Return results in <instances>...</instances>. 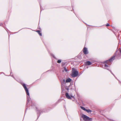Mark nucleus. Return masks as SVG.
<instances>
[{"label": "nucleus", "mask_w": 121, "mask_h": 121, "mask_svg": "<svg viewBox=\"0 0 121 121\" xmlns=\"http://www.w3.org/2000/svg\"><path fill=\"white\" fill-rule=\"evenodd\" d=\"M82 117L83 120L85 121H91L92 120V118H90L84 114L82 115Z\"/></svg>", "instance_id": "f257e3e1"}, {"label": "nucleus", "mask_w": 121, "mask_h": 121, "mask_svg": "<svg viewBox=\"0 0 121 121\" xmlns=\"http://www.w3.org/2000/svg\"><path fill=\"white\" fill-rule=\"evenodd\" d=\"M72 70L73 72L72 73V76L73 77H74L77 76L78 74V71L75 70V69L73 68H72Z\"/></svg>", "instance_id": "f03ea898"}, {"label": "nucleus", "mask_w": 121, "mask_h": 121, "mask_svg": "<svg viewBox=\"0 0 121 121\" xmlns=\"http://www.w3.org/2000/svg\"><path fill=\"white\" fill-rule=\"evenodd\" d=\"M22 85L23 86V87L24 88V89H25V91L26 92V93L27 95L29 96V92L26 86V84H22Z\"/></svg>", "instance_id": "7ed1b4c3"}, {"label": "nucleus", "mask_w": 121, "mask_h": 121, "mask_svg": "<svg viewBox=\"0 0 121 121\" xmlns=\"http://www.w3.org/2000/svg\"><path fill=\"white\" fill-rule=\"evenodd\" d=\"M83 52L85 55L88 54V52L87 48L86 47H84L83 49Z\"/></svg>", "instance_id": "20e7f679"}, {"label": "nucleus", "mask_w": 121, "mask_h": 121, "mask_svg": "<svg viewBox=\"0 0 121 121\" xmlns=\"http://www.w3.org/2000/svg\"><path fill=\"white\" fill-rule=\"evenodd\" d=\"M115 59V56H113L112 57H111L110 59L109 60L105 61L104 62V63H107V61H109L110 62H111L113 60Z\"/></svg>", "instance_id": "39448f33"}, {"label": "nucleus", "mask_w": 121, "mask_h": 121, "mask_svg": "<svg viewBox=\"0 0 121 121\" xmlns=\"http://www.w3.org/2000/svg\"><path fill=\"white\" fill-rule=\"evenodd\" d=\"M65 96L66 97V98L69 99H71V97L69 96V95L67 93H66L65 94Z\"/></svg>", "instance_id": "423d86ee"}, {"label": "nucleus", "mask_w": 121, "mask_h": 121, "mask_svg": "<svg viewBox=\"0 0 121 121\" xmlns=\"http://www.w3.org/2000/svg\"><path fill=\"white\" fill-rule=\"evenodd\" d=\"M85 64L86 65H90L91 64V63L90 61H87L86 62Z\"/></svg>", "instance_id": "0eeeda50"}, {"label": "nucleus", "mask_w": 121, "mask_h": 121, "mask_svg": "<svg viewBox=\"0 0 121 121\" xmlns=\"http://www.w3.org/2000/svg\"><path fill=\"white\" fill-rule=\"evenodd\" d=\"M36 32L39 34V35L40 36H41L42 35V33H41V32L40 30H37L36 31Z\"/></svg>", "instance_id": "6e6552de"}, {"label": "nucleus", "mask_w": 121, "mask_h": 121, "mask_svg": "<svg viewBox=\"0 0 121 121\" xmlns=\"http://www.w3.org/2000/svg\"><path fill=\"white\" fill-rule=\"evenodd\" d=\"M71 79L70 78H69L68 79H67L66 80V82H71Z\"/></svg>", "instance_id": "1a4fd4ad"}, {"label": "nucleus", "mask_w": 121, "mask_h": 121, "mask_svg": "<svg viewBox=\"0 0 121 121\" xmlns=\"http://www.w3.org/2000/svg\"><path fill=\"white\" fill-rule=\"evenodd\" d=\"M67 69L65 67H64V69L62 70V72H64L65 71V72H67Z\"/></svg>", "instance_id": "9d476101"}, {"label": "nucleus", "mask_w": 121, "mask_h": 121, "mask_svg": "<svg viewBox=\"0 0 121 121\" xmlns=\"http://www.w3.org/2000/svg\"><path fill=\"white\" fill-rule=\"evenodd\" d=\"M86 111L88 113L91 112V111L90 109H86Z\"/></svg>", "instance_id": "9b49d317"}, {"label": "nucleus", "mask_w": 121, "mask_h": 121, "mask_svg": "<svg viewBox=\"0 0 121 121\" xmlns=\"http://www.w3.org/2000/svg\"><path fill=\"white\" fill-rule=\"evenodd\" d=\"M81 108L83 110L86 111V109L84 107L82 106H81Z\"/></svg>", "instance_id": "f8f14e48"}, {"label": "nucleus", "mask_w": 121, "mask_h": 121, "mask_svg": "<svg viewBox=\"0 0 121 121\" xmlns=\"http://www.w3.org/2000/svg\"><path fill=\"white\" fill-rule=\"evenodd\" d=\"M61 60H59L57 61V62L58 63H61Z\"/></svg>", "instance_id": "ddd939ff"}, {"label": "nucleus", "mask_w": 121, "mask_h": 121, "mask_svg": "<svg viewBox=\"0 0 121 121\" xmlns=\"http://www.w3.org/2000/svg\"><path fill=\"white\" fill-rule=\"evenodd\" d=\"M104 66L105 67H108V65L106 64H105L104 65Z\"/></svg>", "instance_id": "4468645a"}, {"label": "nucleus", "mask_w": 121, "mask_h": 121, "mask_svg": "<svg viewBox=\"0 0 121 121\" xmlns=\"http://www.w3.org/2000/svg\"><path fill=\"white\" fill-rule=\"evenodd\" d=\"M106 26H110V25L109 24H108V23H107L106 25Z\"/></svg>", "instance_id": "2eb2a0df"}, {"label": "nucleus", "mask_w": 121, "mask_h": 121, "mask_svg": "<svg viewBox=\"0 0 121 121\" xmlns=\"http://www.w3.org/2000/svg\"><path fill=\"white\" fill-rule=\"evenodd\" d=\"M120 52H121V50Z\"/></svg>", "instance_id": "dca6fc26"}]
</instances>
